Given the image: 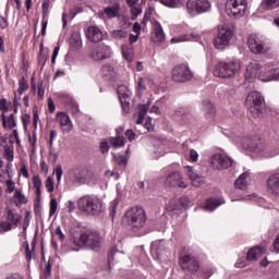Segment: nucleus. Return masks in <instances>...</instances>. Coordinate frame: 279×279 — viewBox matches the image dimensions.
Masks as SVG:
<instances>
[{"label":"nucleus","instance_id":"obj_1","mask_svg":"<svg viewBox=\"0 0 279 279\" xmlns=\"http://www.w3.org/2000/svg\"><path fill=\"white\" fill-rule=\"evenodd\" d=\"M72 241L77 247H89V250L99 252L104 238L97 231L86 230L78 238H73Z\"/></svg>","mask_w":279,"mask_h":279},{"label":"nucleus","instance_id":"obj_2","mask_svg":"<svg viewBox=\"0 0 279 279\" xmlns=\"http://www.w3.org/2000/svg\"><path fill=\"white\" fill-rule=\"evenodd\" d=\"M121 221L122 226L130 228L132 232H141L147 223V214L143 210H126Z\"/></svg>","mask_w":279,"mask_h":279},{"label":"nucleus","instance_id":"obj_3","mask_svg":"<svg viewBox=\"0 0 279 279\" xmlns=\"http://www.w3.org/2000/svg\"><path fill=\"white\" fill-rule=\"evenodd\" d=\"M241 73V61L239 60H225L220 61L214 71L216 77H221L222 80H232Z\"/></svg>","mask_w":279,"mask_h":279},{"label":"nucleus","instance_id":"obj_4","mask_svg":"<svg viewBox=\"0 0 279 279\" xmlns=\"http://www.w3.org/2000/svg\"><path fill=\"white\" fill-rule=\"evenodd\" d=\"M234 36V25L223 24L218 26L216 36L214 37V47L218 51H223L227 47L230 46L232 37Z\"/></svg>","mask_w":279,"mask_h":279},{"label":"nucleus","instance_id":"obj_5","mask_svg":"<svg viewBox=\"0 0 279 279\" xmlns=\"http://www.w3.org/2000/svg\"><path fill=\"white\" fill-rule=\"evenodd\" d=\"M243 147L248 151H253V154H264V151H266V154L271 157L278 156L279 154V147H276L274 150L267 149V145H265V141L258 137L245 138Z\"/></svg>","mask_w":279,"mask_h":279},{"label":"nucleus","instance_id":"obj_6","mask_svg":"<svg viewBox=\"0 0 279 279\" xmlns=\"http://www.w3.org/2000/svg\"><path fill=\"white\" fill-rule=\"evenodd\" d=\"M245 107L250 109L251 114L260 117L265 108V98L258 92H251L246 96Z\"/></svg>","mask_w":279,"mask_h":279},{"label":"nucleus","instance_id":"obj_7","mask_svg":"<svg viewBox=\"0 0 279 279\" xmlns=\"http://www.w3.org/2000/svg\"><path fill=\"white\" fill-rule=\"evenodd\" d=\"M171 75L172 82H177V84H186V82H191L195 77V73L184 63L174 65Z\"/></svg>","mask_w":279,"mask_h":279},{"label":"nucleus","instance_id":"obj_8","mask_svg":"<svg viewBox=\"0 0 279 279\" xmlns=\"http://www.w3.org/2000/svg\"><path fill=\"white\" fill-rule=\"evenodd\" d=\"M247 10V0H228L226 2V12L228 16L241 19Z\"/></svg>","mask_w":279,"mask_h":279},{"label":"nucleus","instance_id":"obj_9","mask_svg":"<svg viewBox=\"0 0 279 279\" xmlns=\"http://www.w3.org/2000/svg\"><path fill=\"white\" fill-rule=\"evenodd\" d=\"M78 210H101L104 208V203L101 199L85 195L77 202Z\"/></svg>","mask_w":279,"mask_h":279},{"label":"nucleus","instance_id":"obj_10","mask_svg":"<svg viewBox=\"0 0 279 279\" xmlns=\"http://www.w3.org/2000/svg\"><path fill=\"white\" fill-rule=\"evenodd\" d=\"M209 162L214 171H221V169H229V167H232V158L221 153L213 155Z\"/></svg>","mask_w":279,"mask_h":279},{"label":"nucleus","instance_id":"obj_11","mask_svg":"<svg viewBox=\"0 0 279 279\" xmlns=\"http://www.w3.org/2000/svg\"><path fill=\"white\" fill-rule=\"evenodd\" d=\"M186 10L191 16H197L210 10V2L208 0H187Z\"/></svg>","mask_w":279,"mask_h":279},{"label":"nucleus","instance_id":"obj_12","mask_svg":"<svg viewBox=\"0 0 279 279\" xmlns=\"http://www.w3.org/2000/svg\"><path fill=\"white\" fill-rule=\"evenodd\" d=\"M180 267L185 274H197L199 270V262L192 255L181 254L179 256Z\"/></svg>","mask_w":279,"mask_h":279},{"label":"nucleus","instance_id":"obj_13","mask_svg":"<svg viewBox=\"0 0 279 279\" xmlns=\"http://www.w3.org/2000/svg\"><path fill=\"white\" fill-rule=\"evenodd\" d=\"M112 56V48L110 46L100 44L95 46L89 52V58L99 62L101 60H108Z\"/></svg>","mask_w":279,"mask_h":279},{"label":"nucleus","instance_id":"obj_14","mask_svg":"<svg viewBox=\"0 0 279 279\" xmlns=\"http://www.w3.org/2000/svg\"><path fill=\"white\" fill-rule=\"evenodd\" d=\"M70 175H72L73 182H76L77 184H86V182L93 180V171L88 168L72 169Z\"/></svg>","mask_w":279,"mask_h":279},{"label":"nucleus","instance_id":"obj_15","mask_svg":"<svg viewBox=\"0 0 279 279\" xmlns=\"http://www.w3.org/2000/svg\"><path fill=\"white\" fill-rule=\"evenodd\" d=\"M85 36L89 43H101V40H106L108 35L102 33V31L97 26H88L85 29Z\"/></svg>","mask_w":279,"mask_h":279},{"label":"nucleus","instance_id":"obj_16","mask_svg":"<svg viewBox=\"0 0 279 279\" xmlns=\"http://www.w3.org/2000/svg\"><path fill=\"white\" fill-rule=\"evenodd\" d=\"M166 186H178L179 189H186V183L182 181L180 171L170 172L165 180Z\"/></svg>","mask_w":279,"mask_h":279},{"label":"nucleus","instance_id":"obj_17","mask_svg":"<svg viewBox=\"0 0 279 279\" xmlns=\"http://www.w3.org/2000/svg\"><path fill=\"white\" fill-rule=\"evenodd\" d=\"M247 45L252 53H265V43L258 38L256 35H250L247 39Z\"/></svg>","mask_w":279,"mask_h":279},{"label":"nucleus","instance_id":"obj_18","mask_svg":"<svg viewBox=\"0 0 279 279\" xmlns=\"http://www.w3.org/2000/svg\"><path fill=\"white\" fill-rule=\"evenodd\" d=\"M57 121L61 125V131L63 134H69V132H73V122L71 121V117L65 112L57 113Z\"/></svg>","mask_w":279,"mask_h":279},{"label":"nucleus","instance_id":"obj_19","mask_svg":"<svg viewBox=\"0 0 279 279\" xmlns=\"http://www.w3.org/2000/svg\"><path fill=\"white\" fill-rule=\"evenodd\" d=\"M266 75L267 71H260V64H258L256 61L251 62L246 66V72H245V78L246 80H260V74Z\"/></svg>","mask_w":279,"mask_h":279},{"label":"nucleus","instance_id":"obj_20","mask_svg":"<svg viewBox=\"0 0 279 279\" xmlns=\"http://www.w3.org/2000/svg\"><path fill=\"white\" fill-rule=\"evenodd\" d=\"M166 38H167V35H165L162 25L160 24V22L155 21L153 23V33H151L153 43H165Z\"/></svg>","mask_w":279,"mask_h":279},{"label":"nucleus","instance_id":"obj_21","mask_svg":"<svg viewBox=\"0 0 279 279\" xmlns=\"http://www.w3.org/2000/svg\"><path fill=\"white\" fill-rule=\"evenodd\" d=\"M267 191L274 197H279V173H275L268 178Z\"/></svg>","mask_w":279,"mask_h":279},{"label":"nucleus","instance_id":"obj_22","mask_svg":"<svg viewBox=\"0 0 279 279\" xmlns=\"http://www.w3.org/2000/svg\"><path fill=\"white\" fill-rule=\"evenodd\" d=\"M118 97L122 106V110L124 112H130V102L125 100L130 97V90H128L126 86L118 87Z\"/></svg>","mask_w":279,"mask_h":279},{"label":"nucleus","instance_id":"obj_23","mask_svg":"<svg viewBox=\"0 0 279 279\" xmlns=\"http://www.w3.org/2000/svg\"><path fill=\"white\" fill-rule=\"evenodd\" d=\"M202 37L197 33H187L179 35L171 39V43H199Z\"/></svg>","mask_w":279,"mask_h":279},{"label":"nucleus","instance_id":"obj_24","mask_svg":"<svg viewBox=\"0 0 279 279\" xmlns=\"http://www.w3.org/2000/svg\"><path fill=\"white\" fill-rule=\"evenodd\" d=\"M203 111L205 112V118L207 119V121L209 122L215 121L217 109L214 107L210 100L208 99L203 100Z\"/></svg>","mask_w":279,"mask_h":279},{"label":"nucleus","instance_id":"obj_25","mask_svg":"<svg viewBox=\"0 0 279 279\" xmlns=\"http://www.w3.org/2000/svg\"><path fill=\"white\" fill-rule=\"evenodd\" d=\"M51 3V0H43V20H41V36H45V34H47V25H48V21H47V16H49V5Z\"/></svg>","mask_w":279,"mask_h":279},{"label":"nucleus","instance_id":"obj_26","mask_svg":"<svg viewBox=\"0 0 279 279\" xmlns=\"http://www.w3.org/2000/svg\"><path fill=\"white\" fill-rule=\"evenodd\" d=\"M187 175L193 186H202L204 184V177L193 170V167L187 168Z\"/></svg>","mask_w":279,"mask_h":279},{"label":"nucleus","instance_id":"obj_27","mask_svg":"<svg viewBox=\"0 0 279 279\" xmlns=\"http://www.w3.org/2000/svg\"><path fill=\"white\" fill-rule=\"evenodd\" d=\"M265 255V247L263 246H254L252 247L246 255L247 260H258Z\"/></svg>","mask_w":279,"mask_h":279},{"label":"nucleus","instance_id":"obj_28","mask_svg":"<svg viewBox=\"0 0 279 279\" xmlns=\"http://www.w3.org/2000/svg\"><path fill=\"white\" fill-rule=\"evenodd\" d=\"M150 250H151V253L156 254L157 258H159V256L167 254V242L165 241L155 242L151 244Z\"/></svg>","mask_w":279,"mask_h":279},{"label":"nucleus","instance_id":"obj_29","mask_svg":"<svg viewBox=\"0 0 279 279\" xmlns=\"http://www.w3.org/2000/svg\"><path fill=\"white\" fill-rule=\"evenodd\" d=\"M259 80L260 82H272V80L279 82V69L267 70L266 74H259Z\"/></svg>","mask_w":279,"mask_h":279},{"label":"nucleus","instance_id":"obj_30","mask_svg":"<svg viewBox=\"0 0 279 279\" xmlns=\"http://www.w3.org/2000/svg\"><path fill=\"white\" fill-rule=\"evenodd\" d=\"M222 204H226V201H223V198L211 197L205 202L204 209L205 210H217V208L219 206H221Z\"/></svg>","mask_w":279,"mask_h":279},{"label":"nucleus","instance_id":"obj_31","mask_svg":"<svg viewBox=\"0 0 279 279\" xmlns=\"http://www.w3.org/2000/svg\"><path fill=\"white\" fill-rule=\"evenodd\" d=\"M120 8L121 5L119 2H112L110 7L105 8L107 19H117V16H119Z\"/></svg>","mask_w":279,"mask_h":279},{"label":"nucleus","instance_id":"obj_32","mask_svg":"<svg viewBox=\"0 0 279 279\" xmlns=\"http://www.w3.org/2000/svg\"><path fill=\"white\" fill-rule=\"evenodd\" d=\"M248 175H250L248 172H243L242 174H240L234 183L235 189H240V191L247 189L246 180H247Z\"/></svg>","mask_w":279,"mask_h":279},{"label":"nucleus","instance_id":"obj_33","mask_svg":"<svg viewBox=\"0 0 279 279\" xmlns=\"http://www.w3.org/2000/svg\"><path fill=\"white\" fill-rule=\"evenodd\" d=\"M21 219H23V216L14 210H9L7 213V220L11 226H19L21 223Z\"/></svg>","mask_w":279,"mask_h":279},{"label":"nucleus","instance_id":"obj_34","mask_svg":"<svg viewBox=\"0 0 279 279\" xmlns=\"http://www.w3.org/2000/svg\"><path fill=\"white\" fill-rule=\"evenodd\" d=\"M137 110H138V118L136 123L141 125L143 121H145V114H147V112L149 111V104L138 105Z\"/></svg>","mask_w":279,"mask_h":279},{"label":"nucleus","instance_id":"obj_35","mask_svg":"<svg viewBox=\"0 0 279 279\" xmlns=\"http://www.w3.org/2000/svg\"><path fill=\"white\" fill-rule=\"evenodd\" d=\"M102 77H106L107 80H114L117 73L114 72V68H112L110 64H105L101 68Z\"/></svg>","mask_w":279,"mask_h":279},{"label":"nucleus","instance_id":"obj_36","mask_svg":"<svg viewBox=\"0 0 279 279\" xmlns=\"http://www.w3.org/2000/svg\"><path fill=\"white\" fill-rule=\"evenodd\" d=\"M161 5H165L166 8H182L184 5V0H159Z\"/></svg>","mask_w":279,"mask_h":279},{"label":"nucleus","instance_id":"obj_37","mask_svg":"<svg viewBox=\"0 0 279 279\" xmlns=\"http://www.w3.org/2000/svg\"><path fill=\"white\" fill-rule=\"evenodd\" d=\"M263 10H276L279 8V0H262Z\"/></svg>","mask_w":279,"mask_h":279},{"label":"nucleus","instance_id":"obj_38","mask_svg":"<svg viewBox=\"0 0 279 279\" xmlns=\"http://www.w3.org/2000/svg\"><path fill=\"white\" fill-rule=\"evenodd\" d=\"M111 38H114V40H123L128 38V32L124 29H113L110 33Z\"/></svg>","mask_w":279,"mask_h":279},{"label":"nucleus","instance_id":"obj_39","mask_svg":"<svg viewBox=\"0 0 279 279\" xmlns=\"http://www.w3.org/2000/svg\"><path fill=\"white\" fill-rule=\"evenodd\" d=\"M110 145H112L114 149H119V147H123V145H125V137L124 136L111 137Z\"/></svg>","mask_w":279,"mask_h":279},{"label":"nucleus","instance_id":"obj_40","mask_svg":"<svg viewBox=\"0 0 279 279\" xmlns=\"http://www.w3.org/2000/svg\"><path fill=\"white\" fill-rule=\"evenodd\" d=\"M178 208H184L187 210V208H191V198L189 196H182L178 199L177 203Z\"/></svg>","mask_w":279,"mask_h":279},{"label":"nucleus","instance_id":"obj_41","mask_svg":"<svg viewBox=\"0 0 279 279\" xmlns=\"http://www.w3.org/2000/svg\"><path fill=\"white\" fill-rule=\"evenodd\" d=\"M14 197L19 202L16 203L17 208H21V204H27L28 202L27 197L23 194V192H21V190H15Z\"/></svg>","mask_w":279,"mask_h":279},{"label":"nucleus","instance_id":"obj_42","mask_svg":"<svg viewBox=\"0 0 279 279\" xmlns=\"http://www.w3.org/2000/svg\"><path fill=\"white\" fill-rule=\"evenodd\" d=\"M12 230V223L8 220H3L0 222V233L3 234L5 232H10Z\"/></svg>","mask_w":279,"mask_h":279},{"label":"nucleus","instance_id":"obj_43","mask_svg":"<svg viewBox=\"0 0 279 279\" xmlns=\"http://www.w3.org/2000/svg\"><path fill=\"white\" fill-rule=\"evenodd\" d=\"M29 88V85L27 84V80H25V77H22L20 80V87L17 89L19 95H23V93H25V90H27Z\"/></svg>","mask_w":279,"mask_h":279},{"label":"nucleus","instance_id":"obj_44","mask_svg":"<svg viewBox=\"0 0 279 279\" xmlns=\"http://www.w3.org/2000/svg\"><path fill=\"white\" fill-rule=\"evenodd\" d=\"M48 160L50 162L56 163V161L58 160V153L56 151V149L53 148V146H50L49 148V156H48Z\"/></svg>","mask_w":279,"mask_h":279},{"label":"nucleus","instance_id":"obj_45","mask_svg":"<svg viewBox=\"0 0 279 279\" xmlns=\"http://www.w3.org/2000/svg\"><path fill=\"white\" fill-rule=\"evenodd\" d=\"M122 56L126 62H132V60H134V53L126 48L122 49Z\"/></svg>","mask_w":279,"mask_h":279},{"label":"nucleus","instance_id":"obj_46","mask_svg":"<svg viewBox=\"0 0 279 279\" xmlns=\"http://www.w3.org/2000/svg\"><path fill=\"white\" fill-rule=\"evenodd\" d=\"M7 128H10V130H12V128H16V118L13 113H11L7 119Z\"/></svg>","mask_w":279,"mask_h":279},{"label":"nucleus","instance_id":"obj_47","mask_svg":"<svg viewBox=\"0 0 279 279\" xmlns=\"http://www.w3.org/2000/svg\"><path fill=\"white\" fill-rule=\"evenodd\" d=\"M99 149L101 154H108V151H110V145H108V141L104 140L100 145H99Z\"/></svg>","mask_w":279,"mask_h":279},{"label":"nucleus","instance_id":"obj_48","mask_svg":"<svg viewBox=\"0 0 279 279\" xmlns=\"http://www.w3.org/2000/svg\"><path fill=\"white\" fill-rule=\"evenodd\" d=\"M45 186L48 193H53V179L51 177L47 178L45 182Z\"/></svg>","mask_w":279,"mask_h":279},{"label":"nucleus","instance_id":"obj_49","mask_svg":"<svg viewBox=\"0 0 279 279\" xmlns=\"http://www.w3.org/2000/svg\"><path fill=\"white\" fill-rule=\"evenodd\" d=\"M84 12V9L82 7H74L70 10L71 19H75L77 14Z\"/></svg>","mask_w":279,"mask_h":279},{"label":"nucleus","instance_id":"obj_50","mask_svg":"<svg viewBox=\"0 0 279 279\" xmlns=\"http://www.w3.org/2000/svg\"><path fill=\"white\" fill-rule=\"evenodd\" d=\"M33 186L34 189H40L43 186V181L40 180V177L38 175L33 177Z\"/></svg>","mask_w":279,"mask_h":279},{"label":"nucleus","instance_id":"obj_51","mask_svg":"<svg viewBox=\"0 0 279 279\" xmlns=\"http://www.w3.org/2000/svg\"><path fill=\"white\" fill-rule=\"evenodd\" d=\"M131 13L133 14V20L138 16V14L143 13V9L141 7H131Z\"/></svg>","mask_w":279,"mask_h":279},{"label":"nucleus","instance_id":"obj_52","mask_svg":"<svg viewBox=\"0 0 279 279\" xmlns=\"http://www.w3.org/2000/svg\"><path fill=\"white\" fill-rule=\"evenodd\" d=\"M113 158L117 160L118 165H123L124 167L128 165V159L121 155H113Z\"/></svg>","mask_w":279,"mask_h":279},{"label":"nucleus","instance_id":"obj_53","mask_svg":"<svg viewBox=\"0 0 279 279\" xmlns=\"http://www.w3.org/2000/svg\"><path fill=\"white\" fill-rule=\"evenodd\" d=\"M54 173H56L57 182H60L62 180V166L61 165L57 166V168L54 169Z\"/></svg>","mask_w":279,"mask_h":279},{"label":"nucleus","instance_id":"obj_54","mask_svg":"<svg viewBox=\"0 0 279 279\" xmlns=\"http://www.w3.org/2000/svg\"><path fill=\"white\" fill-rule=\"evenodd\" d=\"M125 136L129 141H134V138H136V133H134V131L132 129H129L125 131Z\"/></svg>","mask_w":279,"mask_h":279},{"label":"nucleus","instance_id":"obj_55","mask_svg":"<svg viewBox=\"0 0 279 279\" xmlns=\"http://www.w3.org/2000/svg\"><path fill=\"white\" fill-rule=\"evenodd\" d=\"M190 158L192 160V162H197L199 155L197 154V150L195 149H191L190 150Z\"/></svg>","mask_w":279,"mask_h":279},{"label":"nucleus","instance_id":"obj_56","mask_svg":"<svg viewBox=\"0 0 279 279\" xmlns=\"http://www.w3.org/2000/svg\"><path fill=\"white\" fill-rule=\"evenodd\" d=\"M14 189H16L14 181L8 180L7 181V191L8 193H13Z\"/></svg>","mask_w":279,"mask_h":279},{"label":"nucleus","instance_id":"obj_57","mask_svg":"<svg viewBox=\"0 0 279 279\" xmlns=\"http://www.w3.org/2000/svg\"><path fill=\"white\" fill-rule=\"evenodd\" d=\"M58 53H60V46H57V47L53 49L52 58H51V63H52V64H56V59L58 58Z\"/></svg>","mask_w":279,"mask_h":279},{"label":"nucleus","instance_id":"obj_58","mask_svg":"<svg viewBox=\"0 0 279 279\" xmlns=\"http://www.w3.org/2000/svg\"><path fill=\"white\" fill-rule=\"evenodd\" d=\"M70 111H71L72 114H77V112H80V105L71 104L70 105Z\"/></svg>","mask_w":279,"mask_h":279},{"label":"nucleus","instance_id":"obj_59","mask_svg":"<svg viewBox=\"0 0 279 279\" xmlns=\"http://www.w3.org/2000/svg\"><path fill=\"white\" fill-rule=\"evenodd\" d=\"M54 234L59 236L60 241H64V233H62V229L58 226L54 230Z\"/></svg>","mask_w":279,"mask_h":279},{"label":"nucleus","instance_id":"obj_60","mask_svg":"<svg viewBox=\"0 0 279 279\" xmlns=\"http://www.w3.org/2000/svg\"><path fill=\"white\" fill-rule=\"evenodd\" d=\"M48 110L50 113L56 112V104H53V99H48Z\"/></svg>","mask_w":279,"mask_h":279},{"label":"nucleus","instance_id":"obj_61","mask_svg":"<svg viewBox=\"0 0 279 279\" xmlns=\"http://www.w3.org/2000/svg\"><path fill=\"white\" fill-rule=\"evenodd\" d=\"M145 78L140 77L137 82V90H145Z\"/></svg>","mask_w":279,"mask_h":279},{"label":"nucleus","instance_id":"obj_62","mask_svg":"<svg viewBox=\"0 0 279 279\" xmlns=\"http://www.w3.org/2000/svg\"><path fill=\"white\" fill-rule=\"evenodd\" d=\"M38 97H45V87L43 86V82H38Z\"/></svg>","mask_w":279,"mask_h":279},{"label":"nucleus","instance_id":"obj_63","mask_svg":"<svg viewBox=\"0 0 279 279\" xmlns=\"http://www.w3.org/2000/svg\"><path fill=\"white\" fill-rule=\"evenodd\" d=\"M25 254H26V260L29 263V260H32V250H29V243L27 242H26Z\"/></svg>","mask_w":279,"mask_h":279},{"label":"nucleus","instance_id":"obj_64","mask_svg":"<svg viewBox=\"0 0 279 279\" xmlns=\"http://www.w3.org/2000/svg\"><path fill=\"white\" fill-rule=\"evenodd\" d=\"M4 279H23V277L15 272L8 275Z\"/></svg>","mask_w":279,"mask_h":279}]
</instances>
